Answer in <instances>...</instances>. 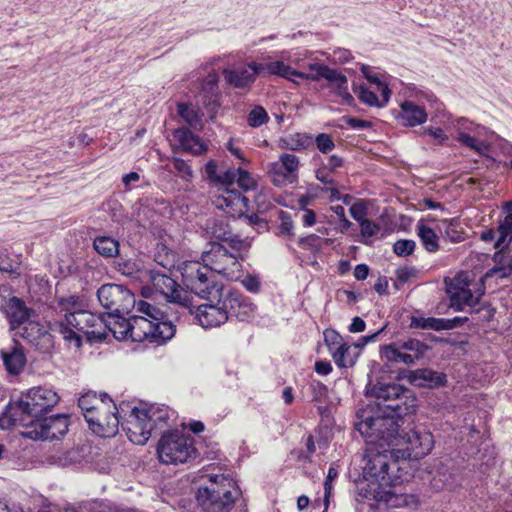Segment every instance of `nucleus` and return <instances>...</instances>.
<instances>
[{"instance_id": "nucleus-13", "label": "nucleus", "mask_w": 512, "mask_h": 512, "mask_svg": "<svg viewBox=\"0 0 512 512\" xmlns=\"http://www.w3.org/2000/svg\"><path fill=\"white\" fill-rule=\"evenodd\" d=\"M202 260L209 265L212 272L221 274L230 281L238 280L242 275L238 254L229 252L222 244L214 243L209 251L202 254Z\"/></svg>"}, {"instance_id": "nucleus-37", "label": "nucleus", "mask_w": 512, "mask_h": 512, "mask_svg": "<svg viewBox=\"0 0 512 512\" xmlns=\"http://www.w3.org/2000/svg\"><path fill=\"white\" fill-rule=\"evenodd\" d=\"M413 381L419 386L437 388L445 385L446 375L431 369H418L413 374Z\"/></svg>"}, {"instance_id": "nucleus-27", "label": "nucleus", "mask_w": 512, "mask_h": 512, "mask_svg": "<svg viewBox=\"0 0 512 512\" xmlns=\"http://www.w3.org/2000/svg\"><path fill=\"white\" fill-rule=\"evenodd\" d=\"M20 335L36 349L46 351L52 346V336L36 318H31L21 327Z\"/></svg>"}, {"instance_id": "nucleus-4", "label": "nucleus", "mask_w": 512, "mask_h": 512, "mask_svg": "<svg viewBox=\"0 0 512 512\" xmlns=\"http://www.w3.org/2000/svg\"><path fill=\"white\" fill-rule=\"evenodd\" d=\"M403 416L387 410L374 411V407L360 409L356 413L355 429L366 439L367 446L398 445L400 422Z\"/></svg>"}, {"instance_id": "nucleus-46", "label": "nucleus", "mask_w": 512, "mask_h": 512, "mask_svg": "<svg viewBox=\"0 0 512 512\" xmlns=\"http://www.w3.org/2000/svg\"><path fill=\"white\" fill-rule=\"evenodd\" d=\"M116 270L122 275L140 278L142 274H147V271H143L142 263L135 259H124L119 257L115 263Z\"/></svg>"}, {"instance_id": "nucleus-25", "label": "nucleus", "mask_w": 512, "mask_h": 512, "mask_svg": "<svg viewBox=\"0 0 512 512\" xmlns=\"http://www.w3.org/2000/svg\"><path fill=\"white\" fill-rule=\"evenodd\" d=\"M457 131L456 140L463 146L468 147L480 155H486L489 151V145L476 137L481 129L479 125L469 122L465 118H460L454 123Z\"/></svg>"}, {"instance_id": "nucleus-35", "label": "nucleus", "mask_w": 512, "mask_h": 512, "mask_svg": "<svg viewBox=\"0 0 512 512\" xmlns=\"http://www.w3.org/2000/svg\"><path fill=\"white\" fill-rule=\"evenodd\" d=\"M507 245L508 243L506 242L504 247L498 249L499 252L495 253V265L487 272V277H494L496 279H507L512 277V257L500 253Z\"/></svg>"}, {"instance_id": "nucleus-55", "label": "nucleus", "mask_w": 512, "mask_h": 512, "mask_svg": "<svg viewBox=\"0 0 512 512\" xmlns=\"http://www.w3.org/2000/svg\"><path fill=\"white\" fill-rule=\"evenodd\" d=\"M154 260L157 264L168 270L174 266V254L169 252L163 244L158 246V252L155 254Z\"/></svg>"}, {"instance_id": "nucleus-22", "label": "nucleus", "mask_w": 512, "mask_h": 512, "mask_svg": "<svg viewBox=\"0 0 512 512\" xmlns=\"http://www.w3.org/2000/svg\"><path fill=\"white\" fill-rule=\"evenodd\" d=\"M299 158L294 154L283 153L279 160L270 164L269 176L276 186L292 184L298 179Z\"/></svg>"}, {"instance_id": "nucleus-20", "label": "nucleus", "mask_w": 512, "mask_h": 512, "mask_svg": "<svg viewBox=\"0 0 512 512\" xmlns=\"http://www.w3.org/2000/svg\"><path fill=\"white\" fill-rule=\"evenodd\" d=\"M29 427L33 428L28 432L30 437L34 435V438L42 440H55L63 437L68 432L69 417L66 414L44 416Z\"/></svg>"}, {"instance_id": "nucleus-12", "label": "nucleus", "mask_w": 512, "mask_h": 512, "mask_svg": "<svg viewBox=\"0 0 512 512\" xmlns=\"http://www.w3.org/2000/svg\"><path fill=\"white\" fill-rule=\"evenodd\" d=\"M184 286L200 298L212 294V290H221L212 279V270L206 263L185 261L179 267Z\"/></svg>"}, {"instance_id": "nucleus-43", "label": "nucleus", "mask_w": 512, "mask_h": 512, "mask_svg": "<svg viewBox=\"0 0 512 512\" xmlns=\"http://www.w3.org/2000/svg\"><path fill=\"white\" fill-rule=\"evenodd\" d=\"M353 92L358 97V99L368 105L373 107H384L388 101H384L383 96L380 95V97L377 96V93H379L375 88L371 90L369 87H367L364 84L361 85H353Z\"/></svg>"}, {"instance_id": "nucleus-57", "label": "nucleus", "mask_w": 512, "mask_h": 512, "mask_svg": "<svg viewBox=\"0 0 512 512\" xmlns=\"http://www.w3.org/2000/svg\"><path fill=\"white\" fill-rule=\"evenodd\" d=\"M236 183L245 192L253 191L257 187L256 180L251 176V174L248 171L242 168H238V177Z\"/></svg>"}, {"instance_id": "nucleus-54", "label": "nucleus", "mask_w": 512, "mask_h": 512, "mask_svg": "<svg viewBox=\"0 0 512 512\" xmlns=\"http://www.w3.org/2000/svg\"><path fill=\"white\" fill-rule=\"evenodd\" d=\"M173 166L177 172V175L186 182H191L194 176L192 167L187 161L181 158H173Z\"/></svg>"}, {"instance_id": "nucleus-6", "label": "nucleus", "mask_w": 512, "mask_h": 512, "mask_svg": "<svg viewBox=\"0 0 512 512\" xmlns=\"http://www.w3.org/2000/svg\"><path fill=\"white\" fill-rule=\"evenodd\" d=\"M172 416L174 412L164 405L135 406L130 411L124 431L131 442L144 445L152 433H162L165 428L170 427Z\"/></svg>"}, {"instance_id": "nucleus-62", "label": "nucleus", "mask_w": 512, "mask_h": 512, "mask_svg": "<svg viewBox=\"0 0 512 512\" xmlns=\"http://www.w3.org/2000/svg\"><path fill=\"white\" fill-rule=\"evenodd\" d=\"M325 342L328 346L329 352L332 354L336 347L340 346L341 344H346L342 337L335 332L334 330L331 331H325L324 333Z\"/></svg>"}, {"instance_id": "nucleus-42", "label": "nucleus", "mask_w": 512, "mask_h": 512, "mask_svg": "<svg viewBox=\"0 0 512 512\" xmlns=\"http://www.w3.org/2000/svg\"><path fill=\"white\" fill-rule=\"evenodd\" d=\"M313 146V138L306 133L289 134L281 139V147L292 151H303Z\"/></svg>"}, {"instance_id": "nucleus-40", "label": "nucleus", "mask_w": 512, "mask_h": 512, "mask_svg": "<svg viewBox=\"0 0 512 512\" xmlns=\"http://www.w3.org/2000/svg\"><path fill=\"white\" fill-rule=\"evenodd\" d=\"M381 356L388 362L403 363L407 366H412L416 363L408 352L399 347L398 341L385 345L381 350Z\"/></svg>"}, {"instance_id": "nucleus-45", "label": "nucleus", "mask_w": 512, "mask_h": 512, "mask_svg": "<svg viewBox=\"0 0 512 512\" xmlns=\"http://www.w3.org/2000/svg\"><path fill=\"white\" fill-rule=\"evenodd\" d=\"M206 230L211 235L212 239L222 242L230 238V234L232 233L226 220L217 218L207 221Z\"/></svg>"}, {"instance_id": "nucleus-51", "label": "nucleus", "mask_w": 512, "mask_h": 512, "mask_svg": "<svg viewBox=\"0 0 512 512\" xmlns=\"http://www.w3.org/2000/svg\"><path fill=\"white\" fill-rule=\"evenodd\" d=\"M269 120L268 113L262 106H255L247 116V123L252 128H258Z\"/></svg>"}, {"instance_id": "nucleus-63", "label": "nucleus", "mask_w": 512, "mask_h": 512, "mask_svg": "<svg viewBox=\"0 0 512 512\" xmlns=\"http://www.w3.org/2000/svg\"><path fill=\"white\" fill-rule=\"evenodd\" d=\"M318 191L328 193L329 202H335L340 200L341 192L339 190L337 181H333V184H323V187H319Z\"/></svg>"}, {"instance_id": "nucleus-8", "label": "nucleus", "mask_w": 512, "mask_h": 512, "mask_svg": "<svg viewBox=\"0 0 512 512\" xmlns=\"http://www.w3.org/2000/svg\"><path fill=\"white\" fill-rule=\"evenodd\" d=\"M103 316H97L87 310L77 309L72 312H66L64 319L56 321L52 330L62 335L66 343L74 348L82 346L80 333L86 335H105V332L94 330L101 327Z\"/></svg>"}, {"instance_id": "nucleus-18", "label": "nucleus", "mask_w": 512, "mask_h": 512, "mask_svg": "<svg viewBox=\"0 0 512 512\" xmlns=\"http://www.w3.org/2000/svg\"><path fill=\"white\" fill-rule=\"evenodd\" d=\"M300 70L294 69L285 64L283 61H271L268 66L270 75H277L298 84V79L319 81L323 78L321 74L322 68H329L321 63H308L307 65H299Z\"/></svg>"}, {"instance_id": "nucleus-61", "label": "nucleus", "mask_w": 512, "mask_h": 512, "mask_svg": "<svg viewBox=\"0 0 512 512\" xmlns=\"http://www.w3.org/2000/svg\"><path fill=\"white\" fill-rule=\"evenodd\" d=\"M280 225H279V235L292 236L294 224L291 218V215L286 211H281L279 214Z\"/></svg>"}, {"instance_id": "nucleus-44", "label": "nucleus", "mask_w": 512, "mask_h": 512, "mask_svg": "<svg viewBox=\"0 0 512 512\" xmlns=\"http://www.w3.org/2000/svg\"><path fill=\"white\" fill-rule=\"evenodd\" d=\"M431 486L435 490L452 489L455 486L454 474L447 465L441 464L431 479Z\"/></svg>"}, {"instance_id": "nucleus-3", "label": "nucleus", "mask_w": 512, "mask_h": 512, "mask_svg": "<svg viewBox=\"0 0 512 512\" xmlns=\"http://www.w3.org/2000/svg\"><path fill=\"white\" fill-rule=\"evenodd\" d=\"M58 394L49 387H33L20 398L10 403L4 417L0 418V427L12 425L31 426L39 421L59 402Z\"/></svg>"}, {"instance_id": "nucleus-17", "label": "nucleus", "mask_w": 512, "mask_h": 512, "mask_svg": "<svg viewBox=\"0 0 512 512\" xmlns=\"http://www.w3.org/2000/svg\"><path fill=\"white\" fill-rule=\"evenodd\" d=\"M204 299L208 303L199 305L196 310V319L203 328L218 327L228 321L227 311L222 307L221 290H212Z\"/></svg>"}, {"instance_id": "nucleus-60", "label": "nucleus", "mask_w": 512, "mask_h": 512, "mask_svg": "<svg viewBox=\"0 0 512 512\" xmlns=\"http://www.w3.org/2000/svg\"><path fill=\"white\" fill-rule=\"evenodd\" d=\"M360 233L364 239L376 236L380 232V225L370 219H366L359 223Z\"/></svg>"}, {"instance_id": "nucleus-5", "label": "nucleus", "mask_w": 512, "mask_h": 512, "mask_svg": "<svg viewBox=\"0 0 512 512\" xmlns=\"http://www.w3.org/2000/svg\"><path fill=\"white\" fill-rule=\"evenodd\" d=\"M219 76L209 72L199 87L195 96L196 104L177 103V113L193 129H201L202 118L206 115L213 120L220 109L221 92L218 86Z\"/></svg>"}, {"instance_id": "nucleus-58", "label": "nucleus", "mask_w": 512, "mask_h": 512, "mask_svg": "<svg viewBox=\"0 0 512 512\" xmlns=\"http://www.w3.org/2000/svg\"><path fill=\"white\" fill-rule=\"evenodd\" d=\"M315 143L317 149L323 153L327 154L331 152L335 148V143L332 137L326 133H320L315 137L313 144Z\"/></svg>"}, {"instance_id": "nucleus-33", "label": "nucleus", "mask_w": 512, "mask_h": 512, "mask_svg": "<svg viewBox=\"0 0 512 512\" xmlns=\"http://www.w3.org/2000/svg\"><path fill=\"white\" fill-rule=\"evenodd\" d=\"M416 234L420 239L423 248L429 253H436L439 248V236L437 228L428 226L423 219L419 220L415 227Z\"/></svg>"}, {"instance_id": "nucleus-39", "label": "nucleus", "mask_w": 512, "mask_h": 512, "mask_svg": "<svg viewBox=\"0 0 512 512\" xmlns=\"http://www.w3.org/2000/svg\"><path fill=\"white\" fill-rule=\"evenodd\" d=\"M83 453L79 448H71L67 451H57L47 457L51 465L66 467L80 463L83 460Z\"/></svg>"}, {"instance_id": "nucleus-30", "label": "nucleus", "mask_w": 512, "mask_h": 512, "mask_svg": "<svg viewBox=\"0 0 512 512\" xmlns=\"http://www.w3.org/2000/svg\"><path fill=\"white\" fill-rule=\"evenodd\" d=\"M174 139L183 151L193 155H201L207 150V145L201 138L186 128H178L174 131Z\"/></svg>"}, {"instance_id": "nucleus-10", "label": "nucleus", "mask_w": 512, "mask_h": 512, "mask_svg": "<svg viewBox=\"0 0 512 512\" xmlns=\"http://www.w3.org/2000/svg\"><path fill=\"white\" fill-rule=\"evenodd\" d=\"M157 454L160 462L164 464H178L195 457L196 449L189 435L171 430L162 434L158 442Z\"/></svg>"}, {"instance_id": "nucleus-38", "label": "nucleus", "mask_w": 512, "mask_h": 512, "mask_svg": "<svg viewBox=\"0 0 512 512\" xmlns=\"http://www.w3.org/2000/svg\"><path fill=\"white\" fill-rule=\"evenodd\" d=\"M94 250L104 258L119 256L120 243L117 239L108 235L96 236L93 240Z\"/></svg>"}, {"instance_id": "nucleus-34", "label": "nucleus", "mask_w": 512, "mask_h": 512, "mask_svg": "<svg viewBox=\"0 0 512 512\" xmlns=\"http://www.w3.org/2000/svg\"><path fill=\"white\" fill-rule=\"evenodd\" d=\"M437 231L442 238L451 243H460L465 240V232L458 218L444 219L437 223Z\"/></svg>"}, {"instance_id": "nucleus-2", "label": "nucleus", "mask_w": 512, "mask_h": 512, "mask_svg": "<svg viewBox=\"0 0 512 512\" xmlns=\"http://www.w3.org/2000/svg\"><path fill=\"white\" fill-rule=\"evenodd\" d=\"M400 450L383 449L377 445L367 446L363 482L359 495L367 500L387 504L393 496L392 487L401 482L399 462Z\"/></svg>"}, {"instance_id": "nucleus-9", "label": "nucleus", "mask_w": 512, "mask_h": 512, "mask_svg": "<svg viewBox=\"0 0 512 512\" xmlns=\"http://www.w3.org/2000/svg\"><path fill=\"white\" fill-rule=\"evenodd\" d=\"M367 394L376 398V409L395 412L398 416L413 413L416 399L412 391L397 383H377L367 387Z\"/></svg>"}, {"instance_id": "nucleus-36", "label": "nucleus", "mask_w": 512, "mask_h": 512, "mask_svg": "<svg viewBox=\"0 0 512 512\" xmlns=\"http://www.w3.org/2000/svg\"><path fill=\"white\" fill-rule=\"evenodd\" d=\"M107 401L112 402V399L106 393L101 394L98 398L95 392L90 391L78 399V406L83 411V415L87 413L93 415L107 406Z\"/></svg>"}, {"instance_id": "nucleus-29", "label": "nucleus", "mask_w": 512, "mask_h": 512, "mask_svg": "<svg viewBox=\"0 0 512 512\" xmlns=\"http://www.w3.org/2000/svg\"><path fill=\"white\" fill-rule=\"evenodd\" d=\"M0 357L6 371L10 375H19L26 364L23 348L17 342L0 350Z\"/></svg>"}, {"instance_id": "nucleus-31", "label": "nucleus", "mask_w": 512, "mask_h": 512, "mask_svg": "<svg viewBox=\"0 0 512 512\" xmlns=\"http://www.w3.org/2000/svg\"><path fill=\"white\" fill-rule=\"evenodd\" d=\"M398 119L404 126L415 127L426 122L427 113L424 107L406 100L400 106Z\"/></svg>"}, {"instance_id": "nucleus-32", "label": "nucleus", "mask_w": 512, "mask_h": 512, "mask_svg": "<svg viewBox=\"0 0 512 512\" xmlns=\"http://www.w3.org/2000/svg\"><path fill=\"white\" fill-rule=\"evenodd\" d=\"M344 160L338 155H331L326 162L322 161L321 165L315 169V178L322 184H333L335 174L338 169L343 167Z\"/></svg>"}, {"instance_id": "nucleus-24", "label": "nucleus", "mask_w": 512, "mask_h": 512, "mask_svg": "<svg viewBox=\"0 0 512 512\" xmlns=\"http://www.w3.org/2000/svg\"><path fill=\"white\" fill-rule=\"evenodd\" d=\"M469 286V282L463 279L461 275L454 277L447 284V293L452 308L460 311L465 306H474L479 302L481 294L475 296Z\"/></svg>"}, {"instance_id": "nucleus-15", "label": "nucleus", "mask_w": 512, "mask_h": 512, "mask_svg": "<svg viewBox=\"0 0 512 512\" xmlns=\"http://www.w3.org/2000/svg\"><path fill=\"white\" fill-rule=\"evenodd\" d=\"M146 273L153 288L163 295L168 302L191 311L192 302L190 296L172 277L156 270H149Z\"/></svg>"}, {"instance_id": "nucleus-11", "label": "nucleus", "mask_w": 512, "mask_h": 512, "mask_svg": "<svg viewBox=\"0 0 512 512\" xmlns=\"http://www.w3.org/2000/svg\"><path fill=\"white\" fill-rule=\"evenodd\" d=\"M238 168L236 170H227L217 179L223 186L218 189L213 198V204L217 209L223 210L230 216L243 215L248 211L249 199L242 195L232 186L237 182Z\"/></svg>"}, {"instance_id": "nucleus-48", "label": "nucleus", "mask_w": 512, "mask_h": 512, "mask_svg": "<svg viewBox=\"0 0 512 512\" xmlns=\"http://www.w3.org/2000/svg\"><path fill=\"white\" fill-rule=\"evenodd\" d=\"M332 357L340 368L351 367L355 364V357L351 354V346L348 343L336 347Z\"/></svg>"}, {"instance_id": "nucleus-7", "label": "nucleus", "mask_w": 512, "mask_h": 512, "mask_svg": "<svg viewBox=\"0 0 512 512\" xmlns=\"http://www.w3.org/2000/svg\"><path fill=\"white\" fill-rule=\"evenodd\" d=\"M239 489L229 476L209 475V484L198 488L196 499L205 512H230Z\"/></svg>"}, {"instance_id": "nucleus-64", "label": "nucleus", "mask_w": 512, "mask_h": 512, "mask_svg": "<svg viewBox=\"0 0 512 512\" xmlns=\"http://www.w3.org/2000/svg\"><path fill=\"white\" fill-rule=\"evenodd\" d=\"M82 303V298L79 295L73 294L67 297H62L59 299V306L62 310H68V308H77L80 307Z\"/></svg>"}, {"instance_id": "nucleus-14", "label": "nucleus", "mask_w": 512, "mask_h": 512, "mask_svg": "<svg viewBox=\"0 0 512 512\" xmlns=\"http://www.w3.org/2000/svg\"><path fill=\"white\" fill-rule=\"evenodd\" d=\"M97 298L108 313H132L138 303L127 287L114 283L102 285L97 290Z\"/></svg>"}, {"instance_id": "nucleus-16", "label": "nucleus", "mask_w": 512, "mask_h": 512, "mask_svg": "<svg viewBox=\"0 0 512 512\" xmlns=\"http://www.w3.org/2000/svg\"><path fill=\"white\" fill-rule=\"evenodd\" d=\"M84 418L93 433L104 438L116 435L120 424L123 429L127 428V424L125 425L121 421L118 409L113 401H107V406L100 411H96L93 415L84 414Z\"/></svg>"}, {"instance_id": "nucleus-53", "label": "nucleus", "mask_w": 512, "mask_h": 512, "mask_svg": "<svg viewBox=\"0 0 512 512\" xmlns=\"http://www.w3.org/2000/svg\"><path fill=\"white\" fill-rule=\"evenodd\" d=\"M351 217L359 223L368 219V201L363 199H358L354 202L349 209Z\"/></svg>"}, {"instance_id": "nucleus-47", "label": "nucleus", "mask_w": 512, "mask_h": 512, "mask_svg": "<svg viewBox=\"0 0 512 512\" xmlns=\"http://www.w3.org/2000/svg\"><path fill=\"white\" fill-rule=\"evenodd\" d=\"M397 341L399 342V347L408 352L415 362L423 358L429 349L427 344L415 338H407Z\"/></svg>"}, {"instance_id": "nucleus-52", "label": "nucleus", "mask_w": 512, "mask_h": 512, "mask_svg": "<svg viewBox=\"0 0 512 512\" xmlns=\"http://www.w3.org/2000/svg\"><path fill=\"white\" fill-rule=\"evenodd\" d=\"M309 391L312 396V402L316 404H322L327 398L328 388L319 380L313 379L309 382Z\"/></svg>"}, {"instance_id": "nucleus-23", "label": "nucleus", "mask_w": 512, "mask_h": 512, "mask_svg": "<svg viewBox=\"0 0 512 512\" xmlns=\"http://www.w3.org/2000/svg\"><path fill=\"white\" fill-rule=\"evenodd\" d=\"M406 448L402 457L419 460L428 455L434 447V437L425 429L411 430L406 434Z\"/></svg>"}, {"instance_id": "nucleus-50", "label": "nucleus", "mask_w": 512, "mask_h": 512, "mask_svg": "<svg viewBox=\"0 0 512 512\" xmlns=\"http://www.w3.org/2000/svg\"><path fill=\"white\" fill-rule=\"evenodd\" d=\"M411 328L442 331V318L413 316L410 322Z\"/></svg>"}, {"instance_id": "nucleus-26", "label": "nucleus", "mask_w": 512, "mask_h": 512, "mask_svg": "<svg viewBox=\"0 0 512 512\" xmlns=\"http://www.w3.org/2000/svg\"><path fill=\"white\" fill-rule=\"evenodd\" d=\"M11 329H19L31 318H37L35 310L29 308L19 297L11 296L2 305Z\"/></svg>"}, {"instance_id": "nucleus-1", "label": "nucleus", "mask_w": 512, "mask_h": 512, "mask_svg": "<svg viewBox=\"0 0 512 512\" xmlns=\"http://www.w3.org/2000/svg\"><path fill=\"white\" fill-rule=\"evenodd\" d=\"M132 313H107L103 316L102 326L118 340L131 338L134 342L164 343L176 332V326L156 306L139 300Z\"/></svg>"}, {"instance_id": "nucleus-56", "label": "nucleus", "mask_w": 512, "mask_h": 512, "mask_svg": "<svg viewBox=\"0 0 512 512\" xmlns=\"http://www.w3.org/2000/svg\"><path fill=\"white\" fill-rule=\"evenodd\" d=\"M416 248V242L411 239H399L393 245V251L397 256L407 257L411 255Z\"/></svg>"}, {"instance_id": "nucleus-59", "label": "nucleus", "mask_w": 512, "mask_h": 512, "mask_svg": "<svg viewBox=\"0 0 512 512\" xmlns=\"http://www.w3.org/2000/svg\"><path fill=\"white\" fill-rule=\"evenodd\" d=\"M318 189L319 186L315 185L310 188H308L307 192L305 194H302L298 198V205L300 210L309 209L308 207L310 205H313L315 199L318 195Z\"/></svg>"}, {"instance_id": "nucleus-21", "label": "nucleus", "mask_w": 512, "mask_h": 512, "mask_svg": "<svg viewBox=\"0 0 512 512\" xmlns=\"http://www.w3.org/2000/svg\"><path fill=\"white\" fill-rule=\"evenodd\" d=\"M221 299L222 307L227 311L228 320L235 317L239 321H248L253 317L255 306L242 293L221 287Z\"/></svg>"}, {"instance_id": "nucleus-28", "label": "nucleus", "mask_w": 512, "mask_h": 512, "mask_svg": "<svg viewBox=\"0 0 512 512\" xmlns=\"http://www.w3.org/2000/svg\"><path fill=\"white\" fill-rule=\"evenodd\" d=\"M323 79L327 80L333 92L341 98V103L344 105L352 106L354 104V97L348 90L347 77L332 68H322L321 74Z\"/></svg>"}, {"instance_id": "nucleus-41", "label": "nucleus", "mask_w": 512, "mask_h": 512, "mask_svg": "<svg viewBox=\"0 0 512 512\" xmlns=\"http://www.w3.org/2000/svg\"><path fill=\"white\" fill-rule=\"evenodd\" d=\"M504 209L506 216L498 226V237L494 242L496 249L503 248L508 237V243L512 241V201L505 203Z\"/></svg>"}, {"instance_id": "nucleus-49", "label": "nucleus", "mask_w": 512, "mask_h": 512, "mask_svg": "<svg viewBox=\"0 0 512 512\" xmlns=\"http://www.w3.org/2000/svg\"><path fill=\"white\" fill-rule=\"evenodd\" d=\"M361 71L373 88L383 96L384 101H389L391 92L387 84L384 83L377 75L371 73L368 66L363 65Z\"/></svg>"}, {"instance_id": "nucleus-19", "label": "nucleus", "mask_w": 512, "mask_h": 512, "mask_svg": "<svg viewBox=\"0 0 512 512\" xmlns=\"http://www.w3.org/2000/svg\"><path fill=\"white\" fill-rule=\"evenodd\" d=\"M271 62L256 63L251 62L247 65L235 66L223 70V76L227 84L234 88H250L256 80V76L269 74L268 66Z\"/></svg>"}]
</instances>
